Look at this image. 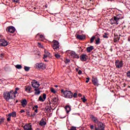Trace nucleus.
I'll list each match as a JSON object with an SVG mask.
<instances>
[{
	"label": "nucleus",
	"mask_w": 130,
	"mask_h": 130,
	"mask_svg": "<svg viewBox=\"0 0 130 130\" xmlns=\"http://www.w3.org/2000/svg\"><path fill=\"white\" fill-rule=\"evenodd\" d=\"M61 93L63 94V97L67 98L68 99H72L73 98V92L69 90H63V89L61 90Z\"/></svg>",
	"instance_id": "1"
},
{
	"label": "nucleus",
	"mask_w": 130,
	"mask_h": 130,
	"mask_svg": "<svg viewBox=\"0 0 130 130\" xmlns=\"http://www.w3.org/2000/svg\"><path fill=\"white\" fill-rule=\"evenodd\" d=\"M12 93H14V90H11L10 91H6L3 93V97L6 101L9 102L10 99H13V95H12Z\"/></svg>",
	"instance_id": "2"
},
{
	"label": "nucleus",
	"mask_w": 130,
	"mask_h": 130,
	"mask_svg": "<svg viewBox=\"0 0 130 130\" xmlns=\"http://www.w3.org/2000/svg\"><path fill=\"white\" fill-rule=\"evenodd\" d=\"M53 49H54V51H56V52H57L58 50H59V43L55 40H53Z\"/></svg>",
	"instance_id": "3"
},
{
	"label": "nucleus",
	"mask_w": 130,
	"mask_h": 130,
	"mask_svg": "<svg viewBox=\"0 0 130 130\" xmlns=\"http://www.w3.org/2000/svg\"><path fill=\"white\" fill-rule=\"evenodd\" d=\"M35 66L36 69H40V70H45L46 69L45 64L43 63H37Z\"/></svg>",
	"instance_id": "4"
},
{
	"label": "nucleus",
	"mask_w": 130,
	"mask_h": 130,
	"mask_svg": "<svg viewBox=\"0 0 130 130\" xmlns=\"http://www.w3.org/2000/svg\"><path fill=\"white\" fill-rule=\"evenodd\" d=\"M68 53L70 54L71 56H72V58H76V59L80 58V56H79L78 54H76L75 51H69Z\"/></svg>",
	"instance_id": "5"
},
{
	"label": "nucleus",
	"mask_w": 130,
	"mask_h": 130,
	"mask_svg": "<svg viewBox=\"0 0 130 130\" xmlns=\"http://www.w3.org/2000/svg\"><path fill=\"white\" fill-rule=\"evenodd\" d=\"M115 66L117 69H120L123 67V62L122 61H119V60H115Z\"/></svg>",
	"instance_id": "6"
},
{
	"label": "nucleus",
	"mask_w": 130,
	"mask_h": 130,
	"mask_svg": "<svg viewBox=\"0 0 130 130\" xmlns=\"http://www.w3.org/2000/svg\"><path fill=\"white\" fill-rule=\"evenodd\" d=\"M6 31L7 32H9V33L11 34L15 33V31H16V28L13 26H8L6 28Z\"/></svg>",
	"instance_id": "7"
},
{
	"label": "nucleus",
	"mask_w": 130,
	"mask_h": 130,
	"mask_svg": "<svg viewBox=\"0 0 130 130\" xmlns=\"http://www.w3.org/2000/svg\"><path fill=\"white\" fill-rule=\"evenodd\" d=\"M105 128V127L104 126V124L100 122L98 123V127L95 126V130H104Z\"/></svg>",
	"instance_id": "8"
},
{
	"label": "nucleus",
	"mask_w": 130,
	"mask_h": 130,
	"mask_svg": "<svg viewBox=\"0 0 130 130\" xmlns=\"http://www.w3.org/2000/svg\"><path fill=\"white\" fill-rule=\"evenodd\" d=\"M110 23L111 25H113L115 24V25H118L119 24V22L117 21V19L114 16L110 19Z\"/></svg>",
	"instance_id": "9"
},
{
	"label": "nucleus",
	"mask_w": 130,
	"mask_h": 130,
	"mask_svg": "<svg viewBox=\"0 0 130 130\" xmlns=\"http://www.w3.org/2000/svg\"><path fill=\"white\" fill-rule=\"evenodd\" d=\"M91 81L94 86H96V87L99 86V81H98V79L97 78L92 77Z\"/></svg>",
	"instance_id": "10"
},
{
	"label": "nucleus",
	"mask_w": 130,
	"mask_h": 130,
	"mask_svg": "<svg viewBox=\"0 0 130 130\" xmlns=\"http://www.w3.org/2000/svg\"><path fill=\"white\" fill-rule=\"evenodd\" d=\"M88 56L86 54H82L80 56H79L80 59L81 61H87Z\"/></svg>",
	"instance_id": "11"
},
{
	"label": "nucleus",
	"mask_w": 130,
	"mask_h": 130,
	"mask_svg": "<svg viewBox=\"0 0 130 130\" xmlns=\"http://www.w3.org/2000/svg\"><path fill=\"white\" fill-rule=\"evenodd\" d=\"M31 85L34 89H37L38 88H39L40 84H39V83L36 81V80H34L31 82Z\"/></svg>",
	"instance_id": "12"
},
{
	"label": "nucleus",
	"mask_w": 130,
	"mask_h": 130,
	"mask_svg": "<svg viewBox=\"0 0 130 130\" xmlns=\"http://www.w3.org/2000/svg\"><path fill=\"white\" fill-rule=\"evenodd\" d=\"M90 118L91 119L92 121H93L94 123H96L97 124L99 123V119H98V118L97 117L91 115Z\"/></svg>",
	"instance_id": "13"
},
{
	"label": "nucleus",
	"mask_w": 130,
	"mask_h": 130,
	"mask_svg": "<svg viewBox=\"0 0 130 130\" xmlns=\"http://www.w3.org/2000/svg\"><path fill=\"white\" fill-rule=\"evenodd\" d=\"M8 45V42L6 40H0V46H7Z\"/></svg>",
	"instance_id": "14"
},
{
	"label": "nucleus",
	"mask_w": 130,
	"mask_h": 130,
	"mask_svg": "<svg viewBox=\"0 0 130 130\" xmlns=\"http://www.w3.org/2000/svg\"><path fill=\"white\" fill-rule=\"evenodd\" d=\"M23 128L24 130H32V125L31 124H26Z\"/></svg>",
	"instance_id": "15"
},
{
	"label": "nucleus",
	"mask_w": 130,
	"mask_h": 130,
	"mask_svg": "<svg viewBox=\"0 0 130 130\" xmlns=\"http://www.w3.org/2000/svg\"><path fill=\"white\" fill-rule=\"evenodd\" d=\"M21 106H22V107H26L27 106V104H28V102H27V100L26 99H24L22 100L21 102Z\"/></svg>",
	"instance_id": "16"
},
{
	"label": "nucleus",
	"mask_w": 130,
	"mask_h": 130,
	"mask_svg": "<svg viewBox=\"0 0 130 130\" xmlns=\"http://www.w3.org/2000/svg\"><path fill=\"white\" fill-rule=\"evenodd\" d=\"M58 101V98L57 96H53L52 98V102H53L54 104H56L57 102Z\"/></svg>",
	"instance_id": "17"
},
{
	"label": "nucleus",
	"mask_w": 130,
	"mask_h": 130,
	"mask_svg": "<svg viewBox=\"0 0 130 130\" xmlns=\"http://www.w3.org/2000/svg\"><path fill=\"white\" fill-rule=\"evenodd\" d=\"M76 38L77 39H79V40H84L85 39V37L84 35H77L76 36Z\"/></svg>",
	"instance_id": "18"
},
{
	"label": "nucleus",
	"mask_w": 130,
	"mask_h": 130,
	"mask_svg": "<svg viewBox=\"0 0 130 130\" xmlns=\"http://www.w3.org/2000/svg\"><path fill=\"white\" fill-rule=\"evenodd\" d=\"M93 49H94V46H90V47H88L87 48H86V51L88 53H90V52H91V51H92Z\"/></svg>",
	"instance_id": "19"
},
{
	"label": "nucleus",
	"mask_w": 130,
	"mask_h": 130,
	"mask_svg": "<svg viewBox=\"0 0 130 130\" xmlns=\"http://www.w3.org/2000/svg\"><path fill=\"white\" fill-rule=\"evenodd\" d=\"M8 116H11L12 117H17V113L15 111L9 113L8 115Z\"/></svg>",
	"instance_id": "20"
},
{
	"label": "nucleus",
	"mask_w": 130,
	"mask_h": 130,
	"mask_svg": "<svg viewBox=\"0 0 130 130\" xmlns=\"http://www.w3.org/2000/svg\"><path fill=\"white\" fill-rule=\"evenodd\" d=\"M32 89V87L30 86H25V91L27 93H31V90Z\"/></svg>",
	"instance_id": "21"
},
{
	"label": "nucleus",
	"mask_w": 130,
	"mask_h": 130,
	"mask_svg": "<svg viewBox=\"0 0 130 130\" xmlns=\"http://www.w3.org/2000/svg\"><path fill=\"white\" fill-rule=\"evenodd\" d=\"M35 95H39L40 94V89H39V87L38 88H35Z\"/></svg>",
	"instance_id": "22"
},
{
	"label": "nucleus",
	"mask_w": 130,
	"mask_h": 130,
	"mask_svg": "<svg viewBox=\"0 0 130 130\" xmlns=\"http://www.w3.org/2000/svg\"><path fill=\"white\" fill-rule=\"evenodd\" d=\"M115 18L117 20L118 22H119V20L122 19V15L121 14H118L116 16H114Z\"/></svg>",
	"instance_id": "23"
},
{
	"label": "nucleus",
	"mask_w": 130,
	"mask_h": 130,
	"mask_svg": "<svg viewBox=\"0 0 130 130\" xmlns=\"http://www.w3.org/2000/svg\"><path fill=\"white\" fill-rule=\"evenodd\" d=\"M46 124V122L44 121L43 119H42L40 121V125L42 126L45 125Z\"/></svg>",
	"instance_id": "24"
},
{
	"label": "nucleus",
	"mask_w": 130,
	"mask_h": 130,
	"mask_svg": "<svg viewBox=\"0 0 130 130\" xmlns=\"http://www.w3.org/2000/svg\"><path fill=\"white\" fill-rule=\"evenodd\" d=\"M65 109L67 111V113H69V112L71 111L72 109L71 108V107H70V106H67L65 108Z\"/></svg>",
	"instance_id": "25"
},
{
	"label": "nucleus",
	"mask_w": 130,
	"mask_h": 130,
	"mask_svg": "<svg viewBox=\"0 0 130 130\" xmlns=\"http://www.w3.org/2000/svg\"><path fill=\"white\" fill-rule=\"evenodd\" d=\"M19 90H20V88L18 87H17L15 88V91L13 92H12V94H13L14 95H16V94H18V91H19Z\"/></svg>",
	"instance_id": "26"
},
{
	"label": "nucleus",
	"mask_w": 130,
	"mask_h": 130,
	"mask_svg": "<svg viewBox=\"0 0 130 130\" xmlns=\"http://www.w3.org/2000/svg\"><path fill=\"white\" fill-rule=\"evenodd\" d=\"M15 68L16 69H18V70H21V69H22V65L17 64V65H16Z\"/></svg>",
	"instance_id": "27"
},
{
	"label": "nucleus",
	"mask_w": 130,
	"mask_h": 130,
	"mask_svg": "<svg viewBox=\"0 0 130 130\" xmlns=\"http://www.w3.org/2000/svg\"><path fill=\"white\" fill-rule=\"evenodd\" d=\"M100 44V38H98V39L95 40V44L98 45Z\"/></svg>",
	"instance_id": "28"
},
{
	"label": "nucleus",
	"mask_w": 130,
	"mask_h": 130,
	"mask_svg": "<svg viewBox=\"0 0 130 130\" xmlns=\"http://www.w3.org/2000/svg\"><path fill=\"white\" fill-rule=\"evenodd\" d=\"M50 91L52 93H53L54 94H55V93H56V91L54 90V88H53V87H51L50 88Z\"/></svg>",
	"instance_id": "29"
},
{
	"label": "nucleus",
	"mask_w": 130,
	"mask_h": 130,
	"mask_svg": "<svg viewBox=\"0 0 130 130\" xmlns=\"http://www.w3.org/2000/svg\"><path fill=\"white\" fill-rule=\"evenodd\" d=\"M95 36H92L91 38H90V43H93V42H94V40H95Z\"/></svg>",
	"instance_id": "30"
},
{
	"label": "nucleus",
	"mask_w": 130,
	"mask_h": 130,
	"mask_svg": "<svg viewBox=\"0 0 130 130\" xmlns=\"http://www.w3.org/2000/svg\"><path fill=\"white\" fill-rule=\"evenodd\" d=\"M24 71H25V72H28V71H30V67L25 66L24 67Z\"/></svg>",
	"instance_id": "31"
},
{
	"label": "nucleus",
	"mask_w": 130,
	"mask_h": 130,
	"mask_svg": "<svg viewBox=\"0 0 130 130\" xmlns=\"http://www.w3.org/2000/svg\"><path fill=\"white\" fill-rule=\"evenodd\" d=\"M55 57L56 58H60V55H59L58 53L55 54Z\"/></svg>",
	"instance_id": "32"
},
{
	"label": "nucleus",
	"mask_w": 130,
	"mask_h": 130,
	"mask_svg": "<svg viewBox=\"0 0 130 130\" xmlns=\"http://www.w3.org/2000/svg\"><path fill=\"white\" fill-rule=\"evenodd\" d=\"M44 52L46 55H48V56H49V54H50V53L48 51H46V50H45Z\"/></svg>",
	"instance_id": "33"
},
{
	"label": "nucleus",
	"mask_w": 130,
	"mask_h": 130,
	"mask_svg": "<svg viewBox=\"0 0 130 130\" xmlns=\"http://www.w3.org/2000/svg\"><path fill=\"white\" fill-rule=\"evenodd\" d=\"M39 101H41L42 102H44V100L42 98V96H40L39 98Z\"/></svg>",
	"instance_id": "34"
},
{
	"label": "nucleus",
	"mask_w": 130,
	"mask_h": 130,
	"mask_svg": "<svg viewBox=\"0 0 130 130\" xmlns=\"http://www.w3.org/2000/svg\"><path fill=\"white\" fill-rule=\"evenodd\" d=\"M38 46L40 48H43L44 46H43V45H41V43H38Z\"/></svg>",
	"instance_id": "35"
},
{
	"label": "nucleus",
	"mask_w": 130,
	"mask_h": 130,
	"mask_svg": "<svg viewBox=\"0 0 130 130\" xmlns=\"http://www.w3.org/2000/svg\"><path fill=\"white\" fill-rule=\"evenodd\" d=\"M73 97H74V98H77V97H78V93L77 92L74 93L73 95Z\"/></svg>",
	"instance_id": "36"
},
{
	"label": "nucleus",
	"mask_w": 130,
	"mask_h": 130,
	"mask_svg": "<svg viewBox=\"0 0 130 130\" xmlns=\"http://www.w3.org/2000/svg\"><path fill=\"white\" fill-rule=\"evenodd\" d=\"M70 61H71V60H70V59L67 58L65 60L64 62H65V63H69V62H70Z\"/></svg>",
	"instance_id": "37"
},
{
	"label": "nucleus",
	"mask_w": 130,
	"mask_h": 130,
	"mask_svg": "<svg viewBox=\"0 0 130 130\" xmlns=\"http://www.w3.org/2000/svg\"><path fill=\"white\" fill-rule=\"evenodd\" d=\"M81 99L82 100V101L84 103L87 101V99H86V98L85 96H84L83 98H82Z\"/></svg>",
	"instance_id": "38"
},
{
	"label": "nucleus",
	"mask_w": 130,
	"mask_h": 130,
	"mask_svg": "<svg viewBox=\"0 0 130 130\" xmlns=\"http://www.w3.org/2000/svg\"><path fill=\"white\" fill-rule=\"evenodd\" d=\"M43 99L44 100V101H45V99H46V94L43 93Z\"/></svg>",
	"instance_id": "39"
},
{
	"label": "nucleus",
	"mask_w": 130,
	"mask_h": 130,
	"mask_svg": "<svg viewBox=\"0 0 130 130\" xmlns=\"http://www.w3.org/2000/svg\"><path fill=\"white\" fill-rule=\"evenodd\" d=\"M69 130H77V127H76L75 126H72Z\"/></svg>",
	"instance_id": "40"
},
{
	"label": "nucleus",
	"mask_w": 130,
	"mask_h": 130,
	"mask_svg": "<svg viewBox=\"0 0 130 130\" xmlns=\"http://www.w3.org/2000/svg\"><path fill=\"white\" fill-rule=\"evenodd\" d=\"M104 34L105 35L103 36L104 38H108V36H107L108 35V34L105 32Z\"/></svg>",
	"instance_id": "41"
},
{
	"label": "nucleus",
	"mask_w": 130,
	"mask_h": 130,
	"mask_svg": "<svg viewBox=\"0 0 130 130\" xmlns=\"http://www.w3.org/2000/svg\"><path fill=\"white\" fill-rule=\"evenodd\" d=\"M127 78H130V71H128L126 73Z\"/></svg>",
	"instance_id": "42"
},
{
	"label": "nucleus",
	"mask_w": 130,
	"mask_h": 130,
	"mask_svg": "<svg viewBox=\"0 0 130 130\" xmlns=\"http://www.w3.org/2000/svg\"><path fill=\"white\" fill-rule=\"evenodd\" d=\"M8 117L7 118V121H11V116H8Z\"/></svg>",
	"instance_id": "43"
},
{
	"label": "nucleus",
	"mask_w": 130,
	"mask_h": 130,
	"mask_svg": "<svg viewBox=\"0 0 130 130\" xmlns=\"http://www.w3.org/2000/svg\"><path fill=\"white\" fill-rule=\"evenodd\" d=\"M8 117L7 118V121H11V116H8Z\"/></svg>",
	"instance_id": "44"
},
{
	"label": "nucleus",
	"mask_w": 130,
	"mask_h": 130,
	"mask_svg": "<svg viewBox=\"0 0 130 130\" xmlns=\"http://www.w3.org/2000/svg\"><path fill=\"white\" fill-rule=\"evenodd\" d=\"M47 56H49L46 55L45 54H44V57H43V59H45V58H47Z\"/></svg>",
	"instance_id": "45"
},
{
	"label": "nucleus",
	"mask_w": 130,
	"mask_h": 130,
	"mask_svg": "<svg viewBox=\"0 0 130 130\" xmlns=\"http://www.w3.org/2000/svg\"><path fill=\"white\" fill-rule=\"evenodd\" d=\"M90 81L89 78H86V81H85L86 83H89V81Z\"/></svg>",
	"instance_id": "46"
},
{
	"label": "nucleus",
	"mask_w": 130,
	"mask_h": 130,
	"mask_svg": "<svg viewBox=\"0 0 130 130\" xmlns=\"http://www.w3.org/2000/svg\"><path fill=\"white\" fill-rule=\"evenodd\" d=\"M82 71H81V70H79V71H78V74H79V75H82Z\"/></svg>",
	"instance_id": "47"
},
{
	"label": "nucleus",
	"mask_w": 130,
	"mask_h": 130,
	"mask_svg": "<svg viewBox=\"0 0 130 130\" xmlns=\"http://www.w3.org/2000/svg\"><path fill=\"white\" fill-rule=\"evenodd\" d=\"M93 128H94V125H90V129H93Z\"/></svg>",
	"instance_id": "48"
},
{
	"label": "nucleus",
	"mask_w": 130,
	"mask_h": 130,
	"mask_svg": "<svg viewBox=\"0 0 130 130\" xmlns=\"http://www.w3.org/2000/svg\"><path fill=\"white\" fill-rule=\"evenodd\" d=\"M40 38L43 39V38H44V36L43 35H41L40 36Z\"/></svg>",
	"instance_id": "49"
},
{
	"label": "nucleus",
	"mask_w": 130,
	"mask_h": 130,
	"mask_svg": "<svg viewBox=\"0 0 130 130\" xmlns=\"http://www.w3.org/2000/svg\"><path fill=\"white\" fill-rule=\"evenodd\" d=\"M20 113H23V112H25V110H21V111H20Z\"/></svg>",
	"instance_id": "50"
},
{
	"label": "nucleus",
	"mask_w": 130,
	"mask_h": 130,
	"mask_svg": "<svg viewBox=\"0 0 130 130\" xmlns=\"http://www.w3.org/2000/svg\"><path fill=\"white\" fill-rule=\"evenodd\" d=\"M4 55H5V54L2 53V54H1V57H4Z\"/></svg>",
	"instance_id": "51"
},
{
	"label": "nucleus",
	"mask_w": 130,
	"mask_h": 130,
	"mask_svg": "<svg viewBox=\"0 0 130 130\" xmlns=\"http://www.w3.org/2000/svg\"><path fill=\"white\" fill-rule=\"evenodd\" d=\"M26 114H27V115H28V116H30V112H27Z\"/></svg>",
	"instance_id": "52"
},
{
	"label": "nucleus",
	"mask_w": 130,
	"mask_h": 130,
	"mask_svg": "<svg viewBox=\"0 0 130 130\" xmlns=\"http://www.w3.org/2000/svg\"><path fill=\"white\" fill-rule=\"evenodd\" d=\"M36 115V114L35 113H34L33 115H31L32 117H34Z\"/></svg>",
	"instance_id": "53"
},
{
	"label": "nucleus",
	"mask_w": 130,
	"mask_h": 130,
	"mask_svg": "<svg viewBox=\"0 0 130 130\" xmlns=\"http://www.w3.org/2000/svg\"><path fill=\"white\" fill-rule=\"evenodd\" d=\"M35 112H36V113H37V112H38V109H36L35 110Z\"/></svg>",
	"instance_id": "54"
},
{
	"label": "nucleus",
	"mask_w": 130,
	"mask_h": 130,
	"mask_svg": "<svg viewBox=\"0 0 130 130\" xmlns=\"http://www.w3.org/2000/svg\"><path fill=\"white\" fill-rule=\"evenodd\" d=\"M35 108H36V109H37L38 108V106L37 105L35 106Z\"/></svg>",
	"instance_id": "55"
},
{
	"label": "nucleus",
	"mask_w": 130,
	"mask_h": 130,
	"mask_svg": "<svg viewBox=\"0 0 130 130\" xmlns=\"http://www.w3.org/2000/svg\"><path fill=\"white\" fill-rule=\"evenodd\" d=\"M0 122L2 123V122H4V119H2L1 121H0Z\"/></svg>",
	"instance_id": "56"
},
{
	"label": "nucleus",
	"mask_w": 130,
	"mask_h": 130,
	"mask_svg": "<svg viewBox=\"0 0 130 130\" xmlns=\"http://www.w3.org/2000/svg\"><path fill=\"white\" fill-rule=\"evenodd\" d=\"M47 110H50V109L49 108H48L47 109H46Z\"/></svg>",
	"instance_id": "57"
},
{
	"label": "nucleus",
	"mask_w": 130,
	"mask_h": 130,
	"mask_svg": "<svg viewBox=\"0 0 130 130\" xmlns=\"http://www.w3.org/2000/svg\"><path fill=\"white\" fill-rule=\"evenodd\" d=\"M54 86H55L56 88H57V87H58V85H55Z\"/></svg>",
	"instance_id": "58"
},
{
	"label": "nucleus",
	"mask_w": 130,
	"mask_h": 130,
	"mask_svg": "<svg viewBox=\"0 0 130 130\" xmlns=\"http://www.w3.org/2000/svg\"><path fill=\"white\" fill-rule=\"evenodd\" d=\"M13 2L14 3H16V0H13Z\"/></svg>",
	"instance_id": "59"
},
{
	"label": "nucleus",
	"mask_w": 130,
	"mask_h": 130,
	"mask_svg": "<svg viewBox=\"0 0 130 130\" xmlns=\"http://www.w3.org/2000/svg\"><path fill=\"white\" fill-rule=\"evenodd\" d=\"M37 36H39V34H38L36 36V37H37Z\"/></svg>",
	"instance_id": "60"
},
{
	"label": "nucleus",
	"mask_w": 130,
	"mask_h": 130,
	"mask_svg": "<svg viewBox=\"0 0 130 130\" xmlns=\"http://www.w3.org/2000/svg\"><path fill=\"white\" fill-rule=\"evenodd\" d=\"M18 102H19V101L17 100V101H16V103H18Z\"/></svg>",
	"instance_id": "61"
},
{
	"label": "nucleus",
	"mask_w": 130,
	"mask_h": 130,
	"mask_svg": "<svg viewBox=\"0 0 130 130\" xmlns=\"http://www.w3.org/2000/svg\"><path fill=\"white\" fill-rule=\"evenodd\" d=\"M36 130H40V129H39V128H38L36 129Z\"/></svg>",
	"instance_id": "62"
},
{
	"label": "nucleus",
	"mask_w": 130,
	"mask_h": 130,
	"mask_svg": "<svg viewBox=\"0 0 130 130\" xmlns=\"http://www.w3.org/2000/svg\"><path fill=\"white\" fill-rule=\"evenodd\" d=\"M79 96H81V93L78 94Z\"/></svg>",
	"instance_id": "63"
},
{
	"label": "nucleus",
	"mask_w": 130,
	"mask_h": 130,
	"mask_svg": "<svg viewBox=\"0 0 130 130\" xmlns=\"http://www.w3.org/2000/svg\"><path fill=\"white\" fill-rule=\"evenodd\" d=\"M45 61L47 62V60H45Z\"/></svg>",
	"instance_id": "64"
}]
</instances>
